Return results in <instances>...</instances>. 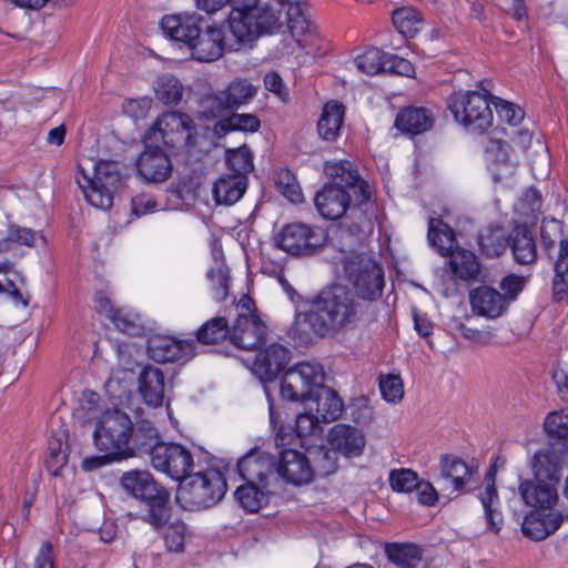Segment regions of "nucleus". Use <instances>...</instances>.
Wrapping results in <instances>:
<instances>
[{
  "mask_svg": "<svg viewBox=\"0 0 568 568\" xmlns=\"http://www.w3.org/2000/svg\"><path fill=\"white\" fill-rule=\"evenodd\" d=\"M440 476L442 479L453 487V490H460L470 470L468 465L456 456H443L440 459Z\"/></svg>",
  "mask_w": 568,
  "mask_h": 568,
  "instance_id": "37",
  "label": "nucleus"
},
{
  "mask_svg": "<svg viewBox=\"0 0 568 568\" xmlns=\"http://www.w3.org/2000/svg\"><path fill=\"white\" fill-rule=\"evenodd\" d=\"M193 120L185 113L164 112L156 119L150 130L145 133V144L158 145L163 142L165 145L192 144L194 134Z\"/></svg>",
  "mask_w": 568,
  "mask_h": 568,
  "instance_id": "11",
  "label": "nucleus"
},
{
  "mask_svg": "<svg viewBox=\"0 0 568 568\" xmlns=\"http://www.w3.org/2000/svg\"><path fill=\"white\" fill-rule=\"evenodd\" d=\"M514 260L528 265L537 258V247L532 233L525 225L516 226L509 237Z\"/></svg>",
  "mask_w": 568,
  "mask_h": 568,
  "instance_id": "33",
  "label": "nucleus"
},
{
  "mask_svg": "<svg viewBox=\"0 0 568 568\" xmlns=\"http://www.w3.org/2000/svg\"><path fill=\"white\" fill-rule=\"evenodd\" d=\"M478 245L483 254L499 256L505 250V243L498 229H489L478 235Z\"/></svg>",
  "mask_w": 568,
  "mask_h": 568,
  "instance_id": "52",
  "label": "nucleus"
},
{
  "mask_svg": "<svg viewBox=\"0 0 568 568\" xmlns=\"http://www.w3.org/2000/svg\"><path fill=\"white\" fill-rule=\"evenodd\" d=\"M122 488L131 496L144 503L156 499L155 497L166 489L161 486L148 470L132 469L123 473L120 479Z\"/></svg>",
  "mask_w": 568,
  "mask_h": 568,
  "instance_id": "23",
  "label": "nucleus"
},
{
  "mask_svg": "<svg viewBox=\"0 0 568 568\" xmlns=\"http://www.w3.org/2000/svg\"><path fill=\"white\" fill-rule=\"evenodd\" d=\"M156 499L149 500L145 503L149 507L148 514L144 517V520L149 523L155 529L164 528L170 520V509L168 507L169 503V493L168 490L163 491Z\"/></svg>",
  "mask_w": 568,
  "mask_h": 568,
  "instance_id": "45",
  "label": "nucleus"
},
{
  "mask_svg": "<svg viewBox=\"0 0 568 568\" xmlns=\"http://www.w3.org/2000/svg\"><path fill=\"white\" fill-rule=\"evenodd\" d=\"M345 108L337 101L327 102L317 122L318 135L327 142H334L341 134Z\"/></svg>",
  "mask_w": 568,
  "mask_h": 568,
  "instance_id": "32",
  "label": "nucleus"
},
{
  "mask_svg": "<svg viewBox=\"0 0 568 568\" xmlns=\"http://www.w3.org/2000/svg\"><path fill=\"white\" fill-rule=\"evenodd\" d=\"M290 355L285 346L273 343L258 351L253 358H246L245 363L262 382H271L285 368Z\"/></svg>",
  "mask_w": 568,
  "mask_h": 568,
  "instance_id": "13",
  "label": "nucleus"
},
{
  "mask_svg": "<svg viewBox=\"0 0 568 568\" xmlns=\"http://www.w3.org/2000/svg\"><path fill=\"white\" fill-rule=\"evenodd\" d=\"M33 239L34 236L30 229L10 227L8 235L0 240V252L11 251L16 244L32 246Z\"/></svg>",
  "mask_w": 568,
  "mask_h": 568,
  "instance_id": "61",
  "label": "nucleus"
},
{
  "mask_svg": "<svg viewBox=\"0 0 568 568\" xmlns=\"http://www.w3.org/2000/svg\"><path fill=\"white\" fill-rule=\"evenodd\" d=\"M321 424L323 423L315 418V415L313 414V406L307 405V412L298 414L296 417V435L300 438L321 435L323 432Z\"/></svg>",
  "mask_w": 568,
  "mask_h": 568,
  "instance_id": "55",
  "label": "nucleus"
},
{
  "mask_svg": "<svg viewBox=\"0 0 568 568\" xmlns=\"http://www.w3.org/2000/svg\"><path fill=\"white\" fill-rule=\"evenodd\" d=\"M132 423L130 416L120 409H108L102 413L93 432V442L98 450L113 459L129 458Z\"/></svg>",
  "mask_w": 568,
  "mask_h": 568,
  "instance_id": "6",
  "label": "nucleus"
},
{
  "mask_svg": "<svg viewBox=\"0 0 568 568\" xmlns=\"http://www.w3.org/2000/svg\"><path fill=\"white\" fill-rule=\"evenodd\" d=\"M231 110L247 104L257 93V87L246 79H235L221 90Z\"/></svg>",
  "mask_w": 568,
  "mask_h": 568,
  "instance_id": "39",
  "label": "nucleus"
},
{
  "mask_svg": "<svg viewBox=\"0 0 568 568\" xmlns=\"http://www.w3.org/2000/svg\"><path fill=\"white\" fill-rule=\"evenodd\" d=\"M532 478L558 486L565 466V453L555 448L537 450L530 458Z\"/></svg>",
  "mask_w": 568,
  "mask_h": 568,
  "instance_id": "18",
  "label": "nucleus"
},
{
  "mask_svg": "<svg viewBox=\"0 0 568 568\" xmlns=\"http://www.w3.org/2000/svg\"><path fill=\"white\" fill-rule=\"evenodd\" d=\"M207 277L212 284L214 298L216 301L225 300L229 294V270L223 265H217L216 267L209 271Z\"/></svg>",
  "mask_w": 568,
  "mask_h": 568,
  "instance_id": "59",
  "label": "nucleus"
},
{
  "mask_svg": "<svg viewBox=\"0 0 568 568\" xmlns=\"http://www.w3.org/2000/svg\"><path fill=\"white\" fill-rule=\"evenodd\" d=\"M417 474L410 469H395L389 474V484L393 490L409 493L417 486Z\"/></svg>",
  "mask_w": 568,
  "mask_h": 568,
  "instance_id": "60",
  "label": "nucleus"
},
{
  "mask_svg": "<svg viewBox=\"0 0 568 568\" xmlns=\"http://www.w3.org/2000/svg\"><path fill=\"white\" fill-rule=\"evenodd\" d=\"M231 329L225 317H215L203 324L197 331V341L202 344H216L230 335Z\"/></svg>",
  "mask_w": 568,
  "mask_h": 568,
  "instance_id": "48",
  "label": "nucleus"
},
{
  "mask_svg": "<svg viewBox=\"0 0 568 568\" xmlns=\"http://www.w3.org/2000/svg\"><path fill=\"white\" fill-rule=\"evenodd\" d=\"M194 341H180L166 335L151 337L148 345L150 357L159 363L186 362L194 356Z\"/></svg>",
  "mask_w": 568,
  "mask_h": 568,
  "instance_id": "15",
  "label": "nucleus"
},
{
  "mask_svg": "<svg viewBox=\"0 0 568 568\" xmlns=\"http://www.w3.org/2000/svg\"><path fill=\"white\" fill-rule=\"evenodd\" d=\"M327 235L320 226L303 222L284 225L275 237L277 247L292 256H312L325 245Z\"/></svg>",
  "mask_w": 568,
  "mask_h": 568,
  "instance_id": "9",
  "label": "nucleus"
},
{
  "mask_svg": "<svg viewBox=\"0 0 568 568\" xmlns=\"http://www.w3.org/2000/svg\"><path fill=\"white\" fill-rule=\"evenodd\" d=\"M226 100L219 91L215 94L205 97L200 104V113L205 119H215L222 116L225 112L230 111Z\"/></svg>",
  "mask_w": 568,
  "mask_h": 568,
  "instance_id": "56",
  "label": "nucleus"
},
{
  "mask_svg": "<svg viewBox=\"0 0 568 568\" xmlns=\"http://www.w3.org/2000/svg\"><path fill=\"white\" fill-rule=\"evenodd\" d=\"M229 27L240 42H248L280 26L278 11L262 0H229Z\"/></svg>",
  "mask_w": 568,
  "mask_h": 568,
  "instance_id": "3",
  "label": "nucleus"
},
{
  "mask_svg": "<svg viewBox=\"0 0 568 568\" xmlns=\"http://www.w3.org/2000/svg\"><path fill=\"white\" fill-rule=\"evenodd\" d=\"M235 497L241 506L250 513L258 511L267 503V495L254 483L248 481L236 489Z\"/></svg>",
  "mask_w": 568,
  "mask_h": 568,
  "instance_id": "46",
  "label": "nucleus"
},
{
  "mask_svg": "<svg viewBox=\"0 0 568 568\" xmlns=\"http://www.w3.org/2000/svg\"><path fill=\"white\" fill-rule=\"evenodd\" d=\"M201 20L195 13L166 16L161 21V29L166 37L189 45L199 36Z\"/></svg>",
  "mask_w": 568,
  "mask_h": 568,
  "instance_id": "24",
  "label": "nucleus"
},
{
  "mask_svg": "<svg viewBox=\"0 0 568 568\" xmlns=\"http://www.w3.org/2000/svg\"><path fill=\"white\" fill-rule=\"evenodd\" d=\"M558 486L544 481L525 479L518 487L519 495L531 510L559 511L555 507L559 501Z\"/></svg>",
  "mask_w": 568,
  "mask_h": 568,
  "instance_id": "16",
  "label": "nucleus"
},
{
  "mask_svg": "<svg viewBox=\"0 0 568 568\" xmlns=\"http://www.w3.org/2000/svg\"><path fill=\"white\" fill-rule=\"evenodd\" d=\"M145 150L138 160V171L148 182L161 183L166 181L172 173V162L159 145L145 144Z\"/></svg>",
  "mask_w": 568,
  "mask_h": 568,
  "instance_id": "19",
  "label": "nucleus"
},
{
  "mask_svg": "<svg viewBox=\"0 0 568 568\" xmlns=\"http://www.w3.org/2000/svg\"><path fill=\"white\" fill-rule=\"evenodd\" d=\"M323 383L324 371L320 364L300 363L284 374L280 393L283 399L307 403Z\"/></svg>",
  "mask_w": 568,
  "mask_h": 568,
  "instance_id": "10",
  "label": "nucleus"
},
{
  "mask_svg": "<svg viewBox=\"0 0 568 568\" xmlns=\"http://www.w3.org/2000/svg\"><path fill=\"white\" fill-rule=\"evenodd\" d=\"M565 520H568V513L530 510L524 517L521 531L525 537L540 541L554 535Z\"/></svg>",
  "mask_w": 568,
  "mask_h": 568,
  "instance_id": "17",
  "label": "nucleus"
},
{
  "mask_svg": "<svg viewBox=\"0 0 568 568\" xmlns=\"http://www.w3.org/2000/svg\"><path fill=\"white\" fill-rule=\"evenodd\" d=\"M489 94L478 91H457L448 99L454 119L473 132L484 133L493 123Z\"/></svg>",
  "mask_w": 568,
  "mask_h": 568,
  "instance_id": "8",
  "label": "nucleus"
},
{
  "mask_svg": "<svg viewBox=\"0 0 568 568\" xmlns=\"http://www.w3.org/2000/svg\"><path fill=\"white\" fill-rule=\"evenodd\" d=\"M339 263L345 278L353 285L358 297L375 301L382 296L384 272L371 255L351 251L343 254Z\"/></svg>",
  "mask_w": 568,
  "mask_h": 568,
  "instance_id": "7",
  "label": "nucleus"
},
{
  "mask_svg": "<svg viewBox=\"0 0 568 568\" xmlns=\"http://www.w3.org/2000/svg\"><path fill=\"white\" fill-rule=\"evenodd\" d=\"M266 325L248 308L237 315L230 333L232 343L243 349L257 351L266 336Z\"/></svg>",
  "mask_w": 568,
  "mask_h": 568,
  "instance_id": "14",
  "label": "nucleus"
},
{
  "mask_svg": "<svg viewBox=\"0 0 568 568\" xmlns=\"http://www.w3.org/2000/svg\"><path fill=\"white\" fill-rule=\"evenodd\" d=\"M163 444L158 429L146 419L132 423V436L130 438V457L146 454L150 460L154 456L155 448Z\"/></svg>",
  "mask_w": 568,
  "mask_h": 568,
  "instance_id": "28",
  "label": "nucleus"
},
{
  "mask_svg": "<svg viewBox=\"0 0 568 568\" xmlns=\"http://www.w3.org/2000/svg\"><path fill=\"white\" fill-rule=\"evenodd\" d=\"M226 161L229 166L234 171V175L244 176L253 169L252 154L246 145L229 150Z\"/></svg>",
  "mask_w": 568,
  "mask_h": 568,
  "instance_id": "50",
  "label": "nucleus"
},
{
  "mask_svg": "<svg viewBox=\"0 0 568 568\" xmlns=\"http://www.w3.org/2000/svg\"><path fill=\"white\" fill-rule=\"evenodd\" d=\"M110 320L119 331L128 335H136L141 331L139 315L128 310L116 308Z\"/></svg>",
  "mask_w": 568,
  "mask_h": 568,
  "instance_id": "58",
  "label": "nucleus"
},
{
  "mask_svg": "<svg viewBox=\"0 0 568 568\" xmlns=\"http://www.w3.org/2000/svg\"><path fill=\"white\" fill-rule=\"evenodd\" d=\"M276 470L287 483L297 486L308 484L314 478L308 455L306 456L295 449L281 452Z\"/></svg>",
  "mask_w": 568,
  "mask_h": 568,
  "instance_id": "20",
  "label": "nucleus"
},
{
  "mask_svg": "<svg viewBox=\"0 0 568 568\" xmlns=\"http://www.w3.org/2000/svg\"><path fill=\"white\" fill-rule=\"evenodd\" d=\"M568 283V248L559 250L558 258L555 263V277H554V292L560 295L565 291V285Z\"/></svg>",
  "mask_w": 568,
  "mask_h": 568,
  "instance_id": "64",
  "label": "nucleus"
},
{
  "mask_svg": "<svg viewBox=\"0 0 568 568\" xmlns=\"http://www.w3.org/2000/svg\"><path fill=\"white\" fill-rule=\"evenodd\" d=\"M287 6V27L292 37L302 45V38L312 32L311 8L307 0H290Z\"/></svg>",
  "mask_w": 568,
  "mask_h": 568,
  "instance_id": "31",
  "label": "nucleus"
},
{
  "mask_svg": "<svg viewBox=\"0 0 568 568\" xmlns=\"http://www.w3.org/2000/svg\"><path fill=\"white\" fill-rule=\"evenodd\" d=\"M78 169L80 176L77 182L88 203L97 209L109 210L121 183L118 163L84 159L79 162Z\"/></svg>",
  "mask_w": 568,
  "mask_h": 568,
  "instance_id": "4",
  "label": "nucleus"
},
{
  "mask_svg": "<svg viewBox=\"0 0 568 568\" xmlns=\"http://www.w3.org/2000/svg\"><path fill=\"white\" fill-rule=\"evenodd\" d=\"M337 452L326 447H316L308 450L311 466L314 470V476L325 477L336 471L337 469Z\"/></svg>",
  "mask_w": 568,
  "mask_h": 568,
  "instance_id": "41",
  "label": "nucleus"
},
{
  "mask_svg": "<svg viewBox=\"0 0 568 568\" xmlns=\"http://www.w3.org/2000/svg\"><path fill=\"white\" fill-rule=\"evenodd\" d=\"M139 392L149 406L159 407L163 404L164 375L159 367H143L139 374Z\"/></svg>",
  "mask_w": 568,
  "mask_h": 568,
  "instance_id": "29",
  "label": "nucleus"
},
{
  "mask_svg": "<svg viewBox=\"0 0 568 568\" xmlns=\"http://www.w3.org/2000/svg\"><path fill=\"white\" fill-rule=\"evenodd\" d=\"M184 88L175 77L163 74L158 78L154 85V93L163 104H178L183 97Z\"/></svg>",
  "mask_w": 568,
  "mask_h": 568,
  "instance_id": "40",
  "label": "nucleus"
},
{
  "mask_svg": "<svg viewBox=\"0 0 568 568\" xmlns=\"http://www.w3.org/2000/svg\"><path fill=\"white\" fill-rule=\"evenodd\" d=\"M427 237L430 245L442 255H449L454 251V231L442 220L435 217L429 219Z\"/></svg>",
  "mask_w": 568,
  "mask_h": 568,
  "instance_id": "38",
  "label": "nucleus"
},
{
  "mask_svg": "<svg viewBox=\"0 0 568 568\" xmlns=\"http://www.w3.org/2000/svg\"><path fill=\"white\" fill-rule=\"evenodd\" d=\"M246 190V179L240 175L220 178L213 186V195L217 204L236 203Z\"/></svg>",
  "mask_w": 568,
  "mask_h": 568,
  "instance_id": "36",
  "label": "nucleus"
},
{
  "mask_svg": "<svg viewBox=\"0 0 568 568\" xmlns=\"http://www.w3.org/2000/svg\"><path fill=\"white\" fill-rule=\"evenodd\" d=\"M388 559L403 568L415 567L422 559L420 549L413 544H392L386 547Z\"/></svg>",
  "mask_w": 568,
  "mask_h": 568,
  "instance_id": "42",
  "label": "nucleus"
},
{
  "mask_svg": "<svg viewBox=\"0 0 568 568\" xmlns=\"http://www.w3.org/2000/svg\"><path fill=\"white\" fill-rule=\"evenodd\" d=\"M275 467L271 455L261 450H251L237 463L241 477L248 483H263Z\"/></svg>",
  "mask_w": 568,
  "mask_h": 568,
  "instance_id": "25",
  "label": "nucleus"
},
{
  "mask_svg": "<svg viewBox=\"0 0 568 568\" xmlns=\"http://www.w3.org/2000/svg\"><path fill=\"white\" fill-rule=\"evenodd\" d=\"M394 27L404 36L415 34L422 24L420 13L412 7H400L393 11Z\"/></svg>",
  "mask_w": 568,
  "mask_h": 568,
  "instance_id": "44",
  "label": "nucleus"
},
{
  "mask_svg": "<svg viewBox=\"0 0 568 568\" xmlns=\"http://www.w3.org/2000/svg\"><path fill=\"white\" fill-rule=\"evenodd\" d=\"M278 191L291 202L298 203L303 200L301 187L295 176L288 170H282L277 173L275 180Z\"/></svg>",
  "mask_w": 568,
  "mask_h": 568,
  "instance_id": "53",
  "label": "nucleus"
},
{
  "mask_svg": "<svg viewBox=\"0 0 568 568\" xmlns=\"http://www.w3.org/2000/svg\"><path fill=\"white\" fill-rule=\"evenodd\" d=\"M434 124L432 113L425 108L409 106L398 113L395 125L408 134H419L429 130Z\"/></svg>",
  "mask_w": 568,
  "mask_h": 568,
  "instance_id": "34",
  "label": "nucleus"
},
{
  "mask_svg": "<svg viewBox=\"0 0 568 568\" xmlns=\"http://www.w3.org/2000/svg\"><path fill=\"white\" fill-rule=\"evenodd\" d=\"M328 443L334 450L351 458L363 454L366 439L361 429L346 424H337L328 433Z\"/></svg>",
  "mask_w": 568,
  "mask_h": 568,
  "instance_id": "22",
  "label": "nucleus"
},
{
  "mask_svg": "<svg viewBox=\"0 0 568 568\" xmlns=\"http://www.w3.org/2000/svg\"><path fill=\"white\" fill-rule=\"evenodd\" d=\"M226 490L224 475L215 468H210L190 474L180 484L176 500L187 510H200L216 505Z\"/></svg>",
  "mask_w": 568,
  "mask_h": 568,
  "instance_id": "5",
  "label": "nucleus"
},
{
  "mask_svg": "<svg viewBox=\"0 0 568 568\" xmlns=\"http://www.w3.org/2000/svg\"><path fill=\"white\" fill-rule=\"evenodd\" d=\"M526 284L527 277L516 274H509L501 280L499 286L504 292L501 294L506 297L508 306L518 297Z\"/></svg>",
  "mask_w": 568,
  "mask_h": 568,
  "instance_id": "63",
  "label": "nucleus"
},
{
  "mask_svg": "<svg viewBox=\"0 0 568 568\" xmlns=\"http://www.w3.org/2000/svg\"><path fill=\"white\" fill-rule=\"evenodd\" d=\"M387 53L377 48H371L355 59L356 68L367 74L374 75L386 72Z\"/></svg>",
  "mask_w": 568,
  "mask_h": 568,
  "instance_id": "47",
  "label": "nucleus"
},
{
  "mask_svg": "<svg viewBox=\"0 0 568 568\" xmlns=\"http://www.w3.org/2000/svg\"><path fill=\"white\" fill-rule=\"evenodd\" d=\"M471 310L476 315L495 320L504 315L507 310L506 297L496 288L480 285L469 292Z\"/></svg>",
  "mask_w": 568,
  "mask_h": 568,
  "instance_id": "21",
  "label": "nucleus"
},
{
  "mask_svg": "<svg viewBox=\"0 0 568 568\" xmlns=\"http://www.w3.org/2000/svg\"><path fill=\"white\" fill-rule=\"evenodd\" d=\"M545 432L559 438L568 437V407L549 413L544 422Z\"/></svg>",
  "mask_w": 568,
  "mask_h": 568,
  "instance_id": "57",
  "label": "nucleus"
},
{
  "mask_svg": "<svg viewBox=\"0 0 568 568\" xmlns=\"http://www.w3.org/2000/svg\"><path fill=\"white\" fill-rule=\"evenodd\" d=\"M313 406V414L323 424L335 422L343 412V402L338 395L329 387L323 384L307 402Z\"/></svg>",
  "mask_w": 568,
  "mask_h": 568,
  "instance_id": "27",
  "label": "nucleus"
},
{
  "mask_svg": "<svg viewBox=\"0 0 568 568\" xmlns=\"http://www.w3.org/2000/svg\"><path fill=\"white\" fill-rule=\"evenodd\" d=\"M65 443L62 438L51 437L49 440V454L45 459V466L52 475L67 464L68 456L64 449Z\"/></svg>",
  "mask_w": 568,
  "mask_h": 568,
  "instance_id": "54",
  "label": "nucleus"
},
{
  "mask_svg": "<svg viewBox=\"0 0 568 568\" xmlns=\"http://www.w3.org/2000/svg\"><path fill=\"white\" fill-rule=\"evenodd\" d=\"M164 540L169 550L181 552L184 550V542L187 534L183 521L176 520L168 524L164 528Z\"/></svg>",
  "mask_w": 568,
  "mask_h": 568,
  "instance_id": "51",
  "label": "nucleus"
},
{
  "mask_svg": "<svg viewBox=\"0 0 568 568\" xmlns=\"http://www.w3.org/2000/svg\"><path fill=\"white\" fill-rule=\"evenodd\" d=\"M449 268L462 281L476 280L480 274L477 256L465 248L457 247L449 255Z\"/></svg>",
  "mask_w": 568,
  "mask_h": 568,
  "instance_id": "35",
  "label": "nucleus"
},
{
  "mask_svg": "<svg viewBox=\"0 0 568 568\" xmlns=\"http://www.w3.org/2000/svg\"><path fill=\"white\" fill-rule=\"evenodd\" d=\"M540 235L547 247L559 244V250L568 248V239L564 234L562 223L556 219H545L541 223Z\"/></svg>",
  "mask_w": 568,
  "mask_h": 568,
  "instance_id": "49",
  "label": "nucleus"
},
{
  "mask_svg": "<svg viewBox=\"0 0 568 568\" xmlns=\"http://www.w3.org/2000/svg\"><path fill=\"white\" fill-rule=\"evenodd\" d=\"M150 463L158 471L181 483L186 479L194 466L190 449L180 444L164 442L155 448Z\"/></svg>",
  "mask_w": 568,
  "mask_h": 568,
  "instance_id": "12",
  "label": "nucleus"
},
{
  "mask_svg": "<svg viewBox=\"0 0 568 568\" xmlns=\"http://www.w3.org/2000/svg\"><path fill=\"white\" fill-rule=\"evenodd\" d=\"M261 126L258 118L251 113H233L215 125L216 133L229 131L256 132Z\"/></svg>",
  "mask_w": 568,
  "mask_h": 568,
  "instance_id": "43",
  "label": "nucleus"
},
{
  "mask_svg": "<svg viewBox=\"0 0 568 568\" xmlns=\"http://www.w3.org/2000/svg\"><path fill=\"white\" fill-rule=\"evenodd\" d=\"M194 59L214 61L223 53V32L220 28L207 27L204 32L199 28V36L189 44Z\"/></svg>",
  "mask_w": 568,
  "mask_h": 568,
  "instance_id": "26",
  "label": "nucleus"
},
{
  "mask_svg": "<svg viewBox=\"0 0 568 568\" xmlns=\"http://www.w3.org/2000/svg\"><path fill=\"white\" fill-rule=\"evenodd\" d=\"M383 398L388 403H397L404 396L403 382L397 375H387L379 381Z\"/></svg>",
  "mask_w": 568,
  "mask_h": 568,
  "instance_id": "62",
  "label": "nucleus"
},
{
  "mask_svg": "<svg viewBox=\"0 0 568 568\" xmlns=\"http://www.w3.org/2000/svg\"><path fill=\"white\" fill-rule=\"evenodd\" d=\"M481 506L484 508L487 530L498 534L503 527L504 518L500 511V501L497 489L495 487V473L489 471L486 477V488L479 495Z\"/></svg>",
  "mask_w": 568,
  "mask_h": 568,
  "instance_id": "30",
  "label": "nucleus"
},
{
  "mask_svg": "<svg viewBox=\"0 0 568 568\" xmlns=\"http://www.w3.org/2000/svg\"><path fill=\"white\" fill-rule=\"evenodd\" d=\"M325 173L332 178L333 182L325 184L314 197L316 210L324 219L342 217L348 209L352 197L358 204L369 200V185L361 179L349 161L327 163Z\"/></svg>",
  "mask_w": 568,
  "mask_h": 568,
  "instance_id": "2",
  "label": "nucleus"
},
{
  "mask_svg": "<svg viewBox=\"0 0 568 568\" xmlns=\"http://www.w3.org/2000/svg\"><path fill=\"white\" fill-rule=\"evenodd\" d=\"M359 305L354 295L344 286L335 285L323 290L312 303L310 311L296 316V333L311 339V335L324 337L355 325Z\"/></svg>",
  "mask_w": 568,
  "mask_h": 568,
  "instance_id": "1",
  "label": "nucleus"
}]
</instances>
